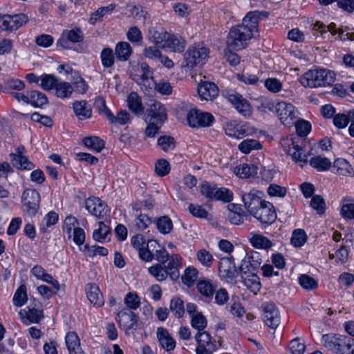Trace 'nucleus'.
Returning a JSON list of instances; mask_svg holds the SVG:
<instances>
[{
  "mask_svg": "<svg viewBox=\"0 0 354 354\" xmlns=\"http://www.w3.org/2000/svg\"><path fill=\"white\" fill-rule=\"evenodd\" d=\"M276 113L281 122L286 127L292 126L297 118V111L295 107L286 102L277 103Z\"/></svg>",
  "mask_w": 354,
  "mask_h": 354,
  "instance_id": "9",
  "label": "nucleus"
},
{
  "mask_svg": "<svg viewBox=\"0 0 354 354\" xmlns=\"http://www.w3.org/2000/svg\"><path fill=\"white\" fill-rule=\"evenodd\" d=\"M339 335L325 334L322 335V344L328 350L335 353Z\"/></svg>",
  "mask_w": 354,
  "mask_h": 354,
  "instance_id": "51",
  "label": "nucleus"
},
{
  "mask_svg": "<svg viewBox=\"0 0 354 354\" xmlns=\"http://www.w3.org/2000/svg\"><path fill=\"white\" fill-rule=\"evenodd\" d=\"M198 93L202 100H212L217 97L218 90L217 86L209 82H205L198 85Z\"/></svg>",
  "mask_w": 354,
  "mask_h": 354,
  "instance_id": "20",
  "label": "nucleus"
},
{
  "mask_svg": "<svg viewBox=\"0 0 354 354\" xmlns=\"http://www.w3.org/2000/svg\"><path fill=\"white\" fill-rule=\"evenodd\" d=\"M74 113L80 120L91 118L92 109L91 105L86 100L75 101L73 104Z\"/></svg>",
  "mask_w": 354,
  "mask_h": 354,
  "instance_id": "26",
  "label": "nucleus"
},
{
  "mask_svg": "<svg viewBox=\"0 0 354 354\" xmlns=\"http://www.w3.org/2000/svg\"><path fill=\"white\" fill-rule=\"evenodd\" d=\"M124 303L127 307V309L134 310L138 309L140 306V298L135 292H128L124 299Z\"/></svg>",
  "mask_w": 354,
  "mask_h": 354,
  "instance_id": "48",
  "label": "nucleus"
},
{
  "mask_svg": "<svg viewBox=\"0 0 354 354\" xmlns=\"http://www.w3.org/2000/svg\"><path fill=\"white\" fill-rule=\"evenodd\" d=\"M252 216L260 222L268 224L272 223L277 218V214L273 205L266 201L263 203V205H261V207L254 212Z\"/></svg>",
  "mask_w": 354,
  "mask_h": 354,
  "instance_id": "17",
  "label": "nucleus"
},
{
  "mask_svg": "<svg viewBox=\"0 0 354 354\" xmlns=\"http://www.w3.org/2000/svg\"><path fill=\"white\" fill-rule=\"evenodd\" d=\"M115 5L110 4L108 6L99 8L95 12L91 14L89 18V23L95 24L97 21H102L103 17L110 15L115 9Z\"/></svg>",
  "mask_w": 354,
  "mask_h": 354,
  "instance_id": "40",
  "label": "nucleus"
},
{
  "mask_svg": "<svg viewBox=\"0 0 354 354\" xmlns=\"http://www.w3.org/2000/svg\"><path fill=\"white\" fill-rule=\"evenodd\" d=\"M146 114L151 121H157L164 124L167 119V110L165 106L153 99H150L147 104Z\"/></svg>",
  "mask_w": 354,
  "mask_h": 354,
  "instance_id": "14",
  "label": "nucleus"
},
{
  "mask_svg": "<svg viewBox=\"0 0 354 354\" xmlns=\"http://www.w3.org/2000/svg\"><path fill=\"white\" fill-rule=\"evenodd\" d=\"M198 278V270L194 268H187L181 277L182 281L187 286H192Z\"/></svg>",
  "mask_w": 354,
  "mask_h": 354,
  "instance_id": "57",
  "label": "nucleus"
},
{
  "mask_svg": "<svg viewBox=\"0 0 354 354\" xmlns=\"http://www.w3.org/2000/svg\"><path fill=\"white\" fill-rule=\"evenodd\" d=\"M59 78L51 74L44 73L41 75V83L39 86L44 91L54 90Z\"/></svg>",
  "mask_w": 354,
  "mask_h": 354,
  "instance_id": "46",
  "label": "nucleus"
},
{
  "mask_svg": "<svg viewBox=\"0 0 354 354\" xmlns=\"http://www.w3.org/2000/svg\"><path fill=\"white\" fill-rule=\"evenodd\" d=\"M48 98L41 91L32 90L30 91V104L35 107H41L46 104Z\"/></svg>",
  "mask_w": 354,
  "mask_h": 354,
  "instance_id": "44",
  "label": "nucleus"
},
{
  "mask_svg": "<svg viewBox=\"0 0 354 354\" xmlns=\"http://www.w3.org/2000/svg\"><path fill=\"white\" fill-rule=\"evenodd\" d=\"M299 139L297 138L283 140L281 145L284 151L290 155L296 162L301 163V166L308 162V156L302 147L299 145Z\"/></svg>",
  "mask_w": 354,
  "mask_h": 354,
  "instance_id": "6",
  "label": "nucleus"
},
{
  "mask_svg": "<svg viewBox=\"0 0 354 354\" xmlns=\"http://www.w3.org/2000/svg\"><path fill=\"white\" fill-rule=\"evenodd\" d=\"M86 296L91 304L95 306H101L104 304L103 296L98 288L94 283H88L86 286Z\"/></svg>",
  "mask_w": 354,
  "mask_h": 354,
  "instance_id": "25",
  "label": "nucleus"
},
{
  "mask_svg": "<svg viewBox=\"0 0 354 354\" xmlns=\"http://www.w3.org/2000/svg\"><path fill=\"white\" fill-rule=\"evenodd\" d=\"M333 168L336 173L342 176H351L354 174L353 169L349 162L344 158H337L335 160Z\"/></svg>",
  "mask_w": 354,
  "mask_h": 354,
  "instance_id": "36",
  "label": "nucleus"
},
{
  "mask_svg": "<svg viewBox=\"0 0 354 354\" xmlns=\"http://www.w3.org/2000/svg\"><path fill=\"white\" fill-rule=\"evenodd\" d=\"M157 145L165 152L174 150L176 147L175 140L170 136H162L158 138Z\"/></svg>",
  "mask_w": 354,
  "mask_h": 354,
  "instance_id": "55",
  "label": "nucleus"
},
{
  "mask_svg": "<svg viewBox=\"0 0 354 354\" xmlns=\"http://www.w3.org/2000/svg\"><path fill=\"white\" fill-rule=\"evenodd\" d=\"M351 344H353L352 338L346 335H339L338 337V342L335 353L349 354V349L351 348Z\"/></svg>",
  "mask_w": 354,
  "mask_h": 354,
  "instance_id": "43",
  "label": "nucleus"
},
{
  "mask_svg": "<svg viewBox=\"0 0 354 354\" xmlns=\"http://www.w3.org/2000/svg\"><path fill=\"white\" fill-rule=\"evenodd\" d=\"M294 124L297 133L301 137L306 136L311 130L310 123L304 120H296Z\"/></svg>",
  "mask_w": 354,
  "mask_h": 354,
  "instance_id": "64",
  "label": "nucleus"
},
{
  "mask_svg": "<svg viewBox=\"0 0 354 354\" xmlns=\"http://www.w3.org/2000/svg\"><path fill=\"white\" fill-rule=\"evenodd\" d=\"M197 342L196 354H213L217 349V342L207 331L197 332L195 335Z\"/></svg>",
  "mask_w": 354,
  "mask_h": 354,
  "instance_id": "12",
  "label": "nucleus"
},
{
  "mask_svg": "<svg viewBox=\"0 0 354 354\" xmlns=\"http://www.w3.org/2000/svg\"><path fill=\"white\" fill-rule=\"evenodd\" d=\"M209 50L205 46L194 45L188 48L184 54L183 66L193 68L203 65L208 58Z\"/></svg>",
  "mask_w": 354,
  "mask_h": 354,
  "instance_id": "4",
  "label": "nucleus"
},
{
  "mask_svg": "<svg viewBox=\"0 0 354 354\" xmlns=\"http://www.w3.org/2000/svg\"><path fill=\"white\" fill-rule=\"evenodd\" d=\"M307 236L304 230L297 229L293 231L291 237V243L297 248L301 247L306 243Z\"/></svg>",
  "mask_w": 354,
  "mask_h": 354,
  "instance_id": "60",
  "label": "nucleus"
},
{
  "mask_svg": "<svg viewBox=\"0 0 354 354\" xmlns=\"http://www.w3.org/2000/svg\"><path fill=\"white\" fill-rule=\"evenodd\" d=\"M310 165L317 171H327L330 168L331 162L326 157L317 156L310 159Z\"/></svg>",
  "mask_w": 354,
  "mask_h": 354,
  "instance_id": "39",
  "label": "nucleus"
},
{
  "mask_svg": "<svg viewBox=\"0 0 354 354\" xmlns=\"http://www.w3.org/2000/svg\"><path fill=\"white\" fill-rule=\"evenodd\" d=\"M151 222V219L147 215L140 214L133 221V227L136 231H143Z\"/></svg>",
  "mask_w": 354,
  "mask_h": 354,
  "instance_id": "62",
  "label": "nucleus"
},
{
  "mask_svg": "<svg viewBox=\"0 0 354 354\" xmlns=\"http://www.w3.org/2000/svg\"><path fill=\"white\" fill-rule=\"evenodd\" d=\"M169 35V33L162 29L158 30L156 28H152L149 30V39L163 49V46L165 45Z\"/></svg>",
  "mask_w": 354,
  "mask_h": 354,
  "instance_id": "28",
  "label": "nucleus"
},
{
  "mask_svg": "<svg viewBox=\"0 0 354 354\" xmlns=\"http://www.w3.org/2000/svg\"><path fill=\"white\" fill-rule=\"evenodd\" d=\"M214 120V118L211 113L196 109L189 110L187 114V124L192 127H210Z\"/></svg>",
  "mask_w": 354,
  "mask_h": 354,
  "instance_id": "8",
  "label": "nucleus"
},
{
  "mask_svg": "<svg viewBox=\"0 0 354 354\" xmlns=\"http://www.w3.org/2000/svg\"><path fill=\"white\" fill-rule=\"evenodd\" d=\"M263 193L255 189H250L248 192H241L242 201L244 207L251 215L257 210V209L263 205L266 201L263 199Z\"/></svg>",
  "mask_w": 354,
  "mask_h": 354,
  "instance_id": "11",
  "label": "nucleus"
},
{
  "mask_svg": "<svg viewBox=\"0 0 354 354\" xmlns=\"http://www.w3.org/2000/svg\"><path fill=\"white\" fill-rule=\"evenodd\" d=\"M262 259L257 252H251L242 260L239 268L241 274H254L261 266Z\"/></svg>",
  "mask_w": 354,
  "mask_h": 354,
  "instance_id": "16",
  "label": "nucleus"
},
{
  "mask_svg": "<svg viewBox=\"0 0 354 354\" xmlns=\"http://www.w3.org/2000/svg\"><path fill=\"white\" fill-rule=\"evenodd\" d=\"M334 81V73L324 68L309 70L299 78V82L304 86L310 88L329 86Z\"/></svg>",
  "mask_w": 354,
  "mask_h": 354,
  "instance_id": "3",
  "label": "nucleus"
},
{
  "mask_svg": "<svg viewBox=\"0 0 354 354\" xmlns=\"http://www.w3.org/2000/svg\"><path fill=\"white\" fill-rule=\"evenodd\" d=\"M25 88L24 81L17 78H8L3 81V93H9L21 91Z\"/></svg>",
  "mask_w": 354,
  "mask_h": 354,
  "instance_id": "31",
  "label": "nucleus"
},
{
  "mask_svg": "<svg viewBox=\"0 0 354 354\" xmlns=\"http://www.w3.org/2000/svg\"><path fill=\"white\" fill-rule=\"evenodd\" d=\"M181 259L178 254H172L167 264L158 263L149 267L148 272L158 281L165 280L167 277L175 281L180 276L179 268L181 267Z\"/></svg>",
  "mask_w": 354,
  "mask_h": 354,
  "instance_id": "2",
  "label": "nucleus"
},
{
  "mask_svg": "<svg viewBox=\"0 0 354 354\" xmlns=\"http://www.w3.org/2000/svg\"><path fill=\"white\" fill-rule=\"evenodd\" d=\"M117 320L120 327L126 333L137 329L138 317L132 310L127 308L122 309L118 313Z\"/></svg>",
  "mask_w": 354,
  "mask_h": 354,
  "instance_id": "15",
  "label": "nucleus"
},
{
  "mask_svg": "<svg viewBox=\"0 0 354 354\" xmlns=\"http://www.w3.org/2000/svg\"><path fill=\"white\" fill-rule=\"evenodd\" d=\"M65 344L69 354H84L81 348L80 339L76 333L73 331L67 333L65 336Z\"/></svg>",
  "mask_w": 354,
  "mask_h": 354,
  "instance_id": "24",
  "label": "nucleus"
},
{
  "mask_svg": "<svg viewBox=\"0 0 354 354\" xmlns=\"http://www.w3.org/2000/svg\"><path fill=\"white\" fill-rule=\"evenodd\" d=\"M55 90V95L62 99L68 98L73 94L74 88L73 85L68 82L62 81L60 79L58 80Z\"/></svg>",
  "mask_w": 354,
  "mask_h": 354,
  "instance_id": "29",
  "label": "nucleus"
},
{
  "mask_svg": "<svg viewBox=\"0 0 354 354\" xmlns=\"http://www.w3.org/2000/svg\"><path fill=\"white\" fill-rule=\"evenodd\" d=\"M196 259L203 266L209 268L214 261L212 254L205 249H201L196 253Z\"/></svg>",
  "mask_w": 354,
  "mask_h": 354,
  "instance_id": "58",
  "label": "nucleus"
},
{
  "mask_svg": "<svg viewBox=\"0 0 354 354\" xmlns=\"http://www.w3.org/2000/svg\"><path fill=\"white\" fill-rule=\"evenodd\" d=\"M83 39L84 34L80 28L64 30L57 41V46L63 49H70L73 44L80 43Z\"/></svg>",
  "mask_w": 354,
  "mask_h": 354,
  "instance_id": "10",
  "label": "nucleus"
},
{
  "mask_svg": "<svg viewBox=\"0 0 354 354\" xmlns=\"http://www.w3.org/2000/svg\"><path fill=\"white\" fill-rule=\"evenodd\" d=\"M216 285L207 279H202L197 283L198 292L207 299H212Z\"/></svg>",
  "mask_w": 354,
  "mask_h": 354,
  "instance_id": "34",
  "label": "nucleus"
},
{
  "mask_svg": "<svg viewBox=\"0 0 354 354\" xmlns=\"http://www.w3.org/2000/svg\"><path fill=\"white\" fill-rule=\"evenodd\" d=\"M191 325L198 332H203L205 331L204 329L207 327V320L202 313H197L191 317Z\"/></svg>",
  "mask_w": 354,
  "mask_h": 354,
  "instance_id": "53",
  "label": "nucleus"
},
{
  "mask_svg": "<svg viewBox=\"0 0 354 354\" xmlns=\"http://www.w3.org/2000/svg\"><path fill=\"white\" fill-rule=\"evenodd\" d=\"M108 120L111 123H118L124 125L130 121V114L125 110H122L115 116L111 112H108Z\"/></svg>",
  "mask_w": 354,
  "mask_h": 354,
  "instance_id": "47",
  "label": "nucleus"
},
{
  "mask_svg": "<svg viewBox=\"0 0 354 354\" xmlns=\"http://www.w3.org/2000/svg\"><path fill=\"white\" fill-rule=\"evenodd\" d=\"M83 144L89 149L100 152L104 147V142L97 136L85 138Z\"/></svg>",
  "mask_w": 354,
  "mask_h": 354,
  "instance_id": "45",
  "label": "nucleus"
},
{
  "mask_svg": "<svg viewBox=\"0 0 354 354\" xmlns=\"http://www.w3.org/2000/svg\"><path fill=\"white\" fill-rule=\"evenodd\" d=\"M11 161L12 165L19 169L31 170L34 168V164L24 155H13Z\"/></svg>",
  "mask_w": 354,
  "mask_h": 354,
  "instance_id": "42",
  "label": "nucleus"
},
{
  "mask_svg": "<svg viewBox=\"0 0 354 354\" xmlns=\"http://www.w3.org/2000/svg\"><path fill=\"white\" fill-rule=\"evenodd\" d=\"M158 242L156 240H149L147 247L138 250L140 258L146 262H150L154 259V250L157 248Z\"/></svg>",
  "mask_w": 354,
  "mask_h": 354,
  "instance_id": "33",
  "label": "nucleus"
},
{
  "mask_svg": "<svg viewBox=\"0 0 354 354\" xmlns=\"http://www.w3.org/2000/svg\"><path fill=\"white\" fill-rule=\"evenodd\" d=\"M233 199V193L225 187H217L215 190V198L214 201H222L225 203L232 201Z\"/></svg>",
  "mask_w": 354,
  "mask_h": 354,
  "instance_id": "63",
  "label": "nucleus"
},
{
  "mask_svg": "<svg viewBox=\"0 0 354 354\" xmlns=\"http://www.w3.org/2000/svg\"><path fill=\"white\" fill-rule=\"evenodd\" d=\"M245 275V277L241 275V278L243 281L245 286L252 292L256 294L257 292L260 290L261 286V283L259 281V278L257 274H255V273L247 274Z\"/></svg>",
  "mask_w": 354,
  "mask_h": 354,
  "instance_id": "38",
  "label": "nucleus"
},
{
  "mask_svg": "<svg viewBox=\"0 0 354 354\" xmlns=\"http://www.w3.org/2000/svg\"><path fill=\"white\" fill-rule=\"evenodd\" d=\"M28 299L26 287L25 285H21L16 290L12 302L17 307H21L25 304Z\"/></svg>",
  "mask_w": 354,
  "mask_h": 354,
  "instance_id": "52",
  "label": "nucleus"
},
{
  "mask_svg": "<svg viewBox=\"0 0 354 354\" xmlns=\"http://www.w3.org/2000/svg\"><path fill=\"white\" fill-rule=\"evenodd\" d=\"M234 174L241 178H248L257 174V167L252 165L242 164L234 168Z\"/></svg>",
  "mask_w": 354,
  "mask_h": 354,
  "instance_id": "41",
  "label": "nucleus"
},
{
  "mask_svg": "<svg viewBox=\"0 0 354 354\" xmlns=\"http://www.w3.org/2000/svg\"><path fill=\"white\" fill-rule=\"evenodd\" d=\"M102 64L104 68H111L114 65L115 57L113 51L110 48H104L100 53Z\"/></svg>",
  "mask_w": 354,
  "mask_h": 354,
  "instance_id": "56",
  "label": "nucleus"
},
{
  "mask_svg": "<svg viewBox=\"0 0 354 354\" xmlns=\"http://www.w3.org/2000/svg\"><path fill=\"white\" fill-rule=\"evenodd\" d=\"M10 26L11 32L17 30L28 21V17L26 15L20 13L15 15H9Z\"/></svg>",
  "mask_w": 354,
  "mask_h": 354,
  "instance_id": "50",
  "label": "nucleus"
},
{
  "mask_svg": "<svg viewBox=\"0 0 354 354\" xmlns=\"http://www.w3.org/2000/svg\"><path fill=\"white\" fill-rule=\"evenodd\" d=\"M298 281L299 285L306 290H314L317 288L318 283L317 280H315L312 277H310L308 274H301L299 279Z\"/></svg>",
  "mask_w": 354,
  "mask_h": 354,
  "instance_id": "61",
  "label": "nucleus"
},
{
  "mask_svg": "<svg viewBox=\"0 0 354 354\" xmlns=\"http://www.w3.org/2000/svg\"><path fill=\"white\" fill-rule=\"evenodd\" d=\"M109 234V228L106 225L104 222L100 221L98 223V228L95 230L93 233V239L99 242L104 241L107 236Z\"/></svg>",
  "mask_w": 354,
  "mask_h": 354,
  "instance_id": "59",
  "label": "nucleus"
},
{
  "mask_svg": "<svg viewBox=\"0 0 354 354\" xmlns=\"http://www.w3.org/2000/svg\"><path fill=\"white\" fill-rule=\"evenodd\" d=\"M157 339L160 346L167 351H173L176 347V341L171 337L168 330L159 327L156 332Z\"/></svg>",
  "mask_w": 354,
  "mask_h": 354,
  "instance_id": "21",
  "label": "nucleus"
},
{
  "mask_svg": "<svg viewBox=\"0 0 354 354\" xmlns=\"http://www.w3.org/2000/svg\"><path fill=\"white\" fill-rule=\"evenodd\" d=\"M158 232L162 234H168L173 230V222L167 216H162L156 218L153 221Z\"/></svg>",
  "mask_w": 354,
  "mask_h": 354,
  "instance_id": "32",
  "label": "nucleus"
},
{
  "mask_svg": "<svg viewBox=\"0 0 354 354\" xmlns=\"http://www.w3.org/2000/svg\"><path fill=\"white\" fill-rule=\"evenodd\" d=\"M261 148L260 142L255 139L243 140L238 145L239 150L244 154H248L253 150H259Z\"/></svg>",
  "mask_w": 354,
  "mask_h": 354,
  "instance_id": "35",
  "label": "nucleus"
},
{
  "mask_svg": "<svg viewBox=\"0 0 354 354\" xmlns=\"http://www.w3.org/2000/svg\"><path fill=\"white\" fill-rule=\"evenodd\" d=\"M263 316L265 324L272 328H276L280 324L279 313L273 303H268L263 306Z\"/></svg>",
  "mask_w": 354,
  "mask_h": 354,
  "instance_id": "19",
  "label": "nucleus"
},
{
  "mask_svg": "<svg viewBox=\"0 0 354 354\" xmlns=\"http://www.w3.org/2000/svg\"><path fill=\"white\" fill-rule=\"evenodd\" d=\"M249 241L254 248L258 249L267 250L272 246V242L267 237L259 234L250 233Z\"/></svg>",
  "mask_w": 354,
  "mask_h": 354,
  "instance_id": "30",
  "label": "nucleus"
},
{
  "mask_svg": "<svg viewBox=\"0 0 354 354\" xmlns=\"http://www.w3.org/2000/svg\"><path fill=\"white\" fill-rule=\"evenodd\" d=\"M129 109L136 115L142 114L144 112V106L142 100L136 92H131L127 99Z\"/></svg>",
  "mask_w": 354,
  "mask_h": 354,
  "instance_id": "27",
  "label": "nucleus"
},
{
  "mask_svg": "<svg viewBox=\"0 0 354 354\" xmlns=\"http://www.w3.org/2000/svg\"><path fill=\"white\" fill-rule=\"evenodd\" d=\"M258 12H249L243 19L242 24L231 28L227 38L228 48L239 50L246 47L252 37V31L258 25Z\"/></svg>",
  "mask_w": 354,
  "mask_h": 354,
  "instance_id": "1",
  "label": "nucleus"
},
{
  "mask_svg": "<svg viewBox=\"0 0 354 354\" xmlns=\"http://www.w3.org/2000/svg\"><path fill=\"white\" fill-rule=\"evenodd\" d=\"M225 99L230 102L236 111L243 116H250L252 107L250 102L242 95L234 90L225 91L223 93Z\"/></svg>",
  "mask_w": 354,
  "mask_h": 354,
  "instance_id": "7",
  "label": "nucleus"
},
{
  "mask_svg": "<svg viewBox=\"0 0 354 354\" xmlns=\"http://www.w3.org/2000/svg\"><path fill=\"white\" fill-rule=\"evenodd\" d=\"M218 271L220 276L228 282H232L238 273L235 263L230 258L220 260Z\"/></svg>",
  "mask_w": 354,
  "mask_h": 354,
  "instance_id": "18",
  "label": "nucleus"
},
{
  "mask_svg": "<svg viewBox=\"0 0 354 354\" xmlns=\"http://www.w3.org/2000/svg\"><path fill=\"white\" fill-rule=\"evenodd\" d=\"M19 315L21 322L26 325H29L32 323H38L42 317V311L35 308L27 307L21 309Z\"/></svg>",
  "mask_w": 354,
  "mask_h": 354,
  "instance_id": "22",
  "label": "nucleus"
},
{
  "mask_svg": "<svg viewBox=\"0 0 354 354\" xmlns=\"http://www.w3.org/2000/svg\"><path fill=\"white\" fill-rule=\"evenodd\" d=\"M186 46V41L180 35L169 34L163 49H168L174 53H182Z\"/></svg>",
  "mask_w": 354,
  "mask_h": 354,
  "instance_id": "23",
  "label": "nucleus"
},
{
  "mask_svg": "<svg viewBox=\"0 0 354 354\" xmlns=\"http://www.w3.org/2000/svg\"><path fill=\"white\" fill-rule=\"evenodd\" d=\"M85 208L92 216L98 219L106 218L110 212L107 205L95 196L89 197L85 201Z\"/></svg>",
  "mask_w": 354,
  "mask_h": 354,
  "instance_id": "13",
  "label": "nucleus"
},
{
  "mask_svg": "<svg viewBox=\"0 0 354 354\" xmlns=\"http://www.w3.org/2000/svg\"><path fill=\"white\" fill-rule=\"evenodd\" d=\"M80 250H82L85 253L86 255L90 257H93L97 254L103 257L108 254V250L106 248L96 245L91 246L85 245L83 248H80Z\"/></svg>",
  "mask_w": 354,
  "mask_h": 354,
  "instance_id": "54",
  "label": "nucleus"
},
{
  "mask_svg": "<svg viewBox=\"0 0 354 354\" xmlns=\"http://www.w3.org/2000/svg\"><path fill=\"white\" fill-rule=\"evenodd\" d=\"M40 194L36 189H26L21 198L23 212L30 217L35 216L40 208Z\"/></svg>",
  "mask_w": 354,
  "mask_h": 354,
  "instance_id": "5",
  "label": "nucleus"
},
{
  "mask_svg": "<svg viewBox=\"0 0 354 354\" xmlns=\"http://www.w3.org/2000/svg\"><path fill=\"white\" fill-rule=\"evenodd\" d=\"M169 308L174 315L177 318H180L184 315V302L180 297H174L171 299Z\"/></svg>",
  "mask_w": 354,
  "mask_h": 354,
  "instance_id": "49",
  "label": "nucleus"
},
{
  "mask_svg": "<svg viewBox=\"0 0 354 354\" xmlns=\"http://www.w3.org/2000/svg\"><path fill=\"white\" fill-rule=\"evenodd\" d=\"M132 52L131 47L128 42L120 41L117 44L115 48V53L117 58L120 61H127Z\"/></svg>",
  "mask_w": 354,
  "mask_h": 354,
  "instance_id": "37",
  "label": "nucleus"
}]
</instances>
